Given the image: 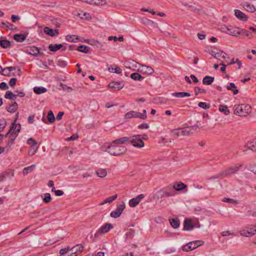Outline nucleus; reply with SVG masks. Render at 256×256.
Here are the masks:
<instances>
[{"instance_id": "nucleus-1", "label": "nucleus", "mask_w": 256, "mask_h": 256, "mask_svg": "<svg viewBox=\"0 0 256 256\" xmlns=\"http://www.w3.org/2000/svg\"><path fill=\"white\" fill-rule=\"evenodd\" d=\"M102 150L104 152H107L110 154L114 156H119L124 154L127 149L124 146H118L112 143L105 144L102 146Z\"/></svg>"}, {"instance_id": "nucleus-2", "label": "nucleus", "mask_w": 256, "mask_h": 256, "mask_svg": "<svg viewBox=\"0 0 256 256\" xmlns=\"http://www.w3.org/2000/svg\"><path fill=\"white\" fill-rule=\"evenodd\" d=\"M250 111L251 107L250 105L241 104L236 106L234 114L240 116H246Z\"/></svg>"}, {"instance_id": "nucleus-3", "label": "nucleus", "mask_w": 256, "mask_h": 256, "mask_svg": "<svg viewBox=\"0 0 256 256\" xmlns=\"http://www.w3.org/2000/svg\"><path fill=\"white\" fill-rule=\"evenodd\" d=\"M124 118H139L142 120H146L147 118L146 111L144 110L142 113H140L132 110L126 113Z\"/></svg>"}, {"instance_id": "nucleus-4", "label": "nucleus", "mask_w": 256, "mask_h": 256, "mask_svg": "<svg viewBox=\"0 0 256 256\" xmlns=\"http://www.w3.org/2000/svg\"><path fill=\"white\" fill-rule=\"evenodd\" d=\"M243 164H236L222 171V176L224 177L231 176L237 172L243 166Z\"/></svg>"}, {"instance_id": "nucleus-5", "label": "nucleus", "mask_w": 256, "mask_h": 256, "mask_svg": "<svg viewBox=\"0 0 256 256\" xmlns=\"http://www.w3.org/2000/svg\"><path fill=\"white\" fill-rule=\"evenodd\" d=\"M134 147L142 148L144 146V142L142 140L141 135H134L130 138V142Z\"/></svg>"}, {"instance_id": "nucleus-6", "label": "nucleus", "mask_w": 256, "mask_h": 256, "mask_svg": "<svg viewBox=\"0 0 256 256\" xmlns=\"http://www.w3.org/2000/svg\"><path fill=\"white\" fill-rule=\"evenodd\" d=\"M113 228V226L111 224L106 223L97 230L94 234V237L97 238L100 234H105L108 232L110 230Z\"/></svg>"}, {"instance_id": "nucleus-7", "label": "nucleus", "mask_w": 256, "mask_h": 256, "mask_svg": "<svg viewBox=\"0 0 256 256\" xmlns=\"http://www.w3.org/2000/svg\"><path fill=\"white\" fill-rule=\"evenodd\" d=\"M40 48L36 46H29L26 50V52L34 56H37L39 55L42 56L44 54L42 52H40Z\"/></svg>"}, {"instance_id": "nucleus-8", "label": "nucleus", "mask_w": 256, "mask_h": 256, "mask_svg": "<svg viewBox=\"0 0 256 256\" xmlns=\"http://www.w3.org/2000/svg\"><path fill=\"white\" fill-rule=\"evenodd\" d=\"M124 83L123 81H112L108 84V87L113 90H114L117 91L122 89L124 88Z\"/></svg>"}, {"instance_id": "nucleus-9", "label": "nucleus", "mask_w": 256, "mask_h": 256, "mask_svg": "<svg viewBox=\"0 0 256 256\" xmlns=\"http://www.w3.org/2000/svg\"><path fill=\"white\" fill-rule=\"evenodd\" d=\"M125 207L124 203L122 202L116 208L115 210L111 212L110 216L115 218H118L122 214Z\"/></svg>"}, {"instance_id": "nucleus-10", "label": "nucleus", "mask_w": 256, "mask_h": 256, "mask_svg": "<svg viewBox=\"0 0 256 256\" xmlns=\"http://www.w3.org/2000/svg\"><path fill=\"white\" fill-rule=\"evenodd\" d=\"M139 20L140 22L146 26L152 28L157 26V24L156 22L147 18V17H140Z\"/></svg>"}, {"instance_id": "nucleus-11", "label": "nucleus", "mask_w": 256, "mask_h": 256, "mask_svg": "<svg viewBox=\"0 0 256 256\" xmlns=\"http://www.w3.org/2000/svg\"><path fill=\"white\" fill-rule=\"evenodd\" d=\"M44 32L52 37L57 36L59 34L58 29H53L48 26H46L44 28Z\"/></svg>"}, {"instance_id": "nucleus-12", "label": "nucleus", "mask_w": 256, "mask_h": 256, "mask_svg": "<svg viewBox=\"0 0 256 256\" xmlns=\"http://www.w3.org/2000/svg\"><path fill=\"white\" fill-rule=\"evenodd\" d=\"M138 70L140 72L146 74H151L154 72V70L152 68L146 65H142Z\"/></svg>"}, {"instance_id": "nucleus-13", "label": "nucleus", "mask_w": 256, "mask_h": 256, "mask_svg": "<svg viewBox=\"0 0 256 256\" xmlns=\"http://www.w3.org/2000/svg\"><path fill=\"white\" fill-rule=\"evenodd\" d=\"M194 226L192 224V220L186 219L184 222V230H192Z\"/></svg>"}, {"instance_id": "nucleus-14", "label": "nucleus", "mask_w": 256, "mask_h": 256, "mask_svg": "<svg viewBox=\"0 0 256 256\" xmlns=\"http://www.w3.org/2000/svg\"><path fill=\"white\" fill-rule=\"evenodd\" d=\"M63 48V44H50L48 46V49L50 51L52 52H55L60 48H62V50L65 51L66 50V47Z\"/></svg>"}, {"instance_id": "nucleus-15", "label": "nucleus", "mask_w": 256, "mask_h": 256, "mask_svg": "<svg viewBox=\"0 0 256 256\" xmlns=\"http://www.w3.org/2000/svg\"><path fill=\"white\" fill-rule=\"evenodd\" d=\"M28 34H15L14 35L13 38L17 42H23L26 39Z\"/></svg>"}, {"instance_id": "nucleus-16", "label": "nucleus", "mask_w": 256, "mask_h": 256, "mask_svg": "<svg viewBox=\"0 0 256 256\" xmlns=\"http://www.w3.org/2000/svg\"><path fill=\"white\" fill-rule=\"evenodd\" d=\"M174 190L176 191H181L187 188V186L182 182L178 183H176L172 186Z\"/></svg>"}, {"instance_id": "nucleus-17", "label": "nucleus", "mask_w": 256, "mask_h": 256, "mask_svg": "<svg viewBox=\"0 0 256 256\" xmlns=\"http://www.w3.org/2000/svg\"><path fill=\"white\" fill-rule=\"evenodd\" d=\"M252 150L253 152H256V142H248L244 146V152H246L248 150Z\"/></svg>"}, {"instance_id": "nucleus-18", "label": "nucleus", "mask_w": 256, "mask_h": 256, "mask_svg": "<svg viewBox=\"0 0 256 256\" xmlns=\"http://www.w3.org/2000/svg\"><path fill=\"white\" fill-rule=\"evenodd\" d=\"M84 246L82 244H78L70 248V250L72 252H74L78 254V253L82 252L84 251Z\"/></svg>"}, {"instance_id": "nucleus-19", "label": "nucleus", "mask_w": 256, "mask_h": 256, "mask_svg": "<svg viewBox=\"0 0 256 256\" xmlns=\"http://www.w3.org/2000/svg\"><path fill=\"white\" fill-rule=\"evenodd\" d=\"M157 193L158 194V198H162L165 197L168 198L172 196V194H168V192H166L164 188L158 190Z\"/></svg>"}, {"instance_id": "nucleus-20", "label": "nucleus", "mask_w": 256, "mask_h": 256, "mask_svg": "<svg viewBox=\"0 0 256 256\" xmlns=\"http://www.w3.org/2000/svg\"><path fill=\"white\" fill-rule=\"evenodd\" d=\"M2 37L0 38V46L3 48H6L11 47V42L8 40H2Z\"/></svg>"}, {"instance_id": "nucleus-21", "label": "nucleus", "mask_w": 256, "mask_h": 256, "mask_svg": "<svg viewBox=\"0 0 256 256\" xmlns=\"http://www.w3.org/2000/svg\"><path fill=\"white\" fill-rule=\"evenodd\" d=\"M204 244V242L202 240H194L189 242V244L192 246V250H194L199 246H202Z\"/></svg>"}, {"instance_id": "nucleus-22", "label": "nucleus", "mask_w": 256, "mask_h": 256, "mask_svg": "<svg viewBox=\"0 0 256 256\" xmlns=\"http://www.w3.org/2000/svg\"><path fill=\"white\" fill-rule=\"evenodd\" d=\"M130 142V138L125 136L118 138L112 141V143L118 144H124L126 142Z\"/></svg>"}, {"instance_id": "nucleus-23", "label": "nucleus", "mask_w": 256, "mask_h": 256, "mask_svg": "<svg viewBox=\"0 0 256 256\" xmlns=\"http://www.w3.org/2000/svg\"><path fill=\"white\" fill-rule=\"evenodd\" d=\"M244 8L248 12H253L256 10L255 7L250 4L246 2L243 4Z\"/></svg>"}, {"instance_id": "nucleus-24", "label": "nucleus", "mask_w": 256, "mask_h": 256, "mask_svg": "<svg viewBox=\"0 0 256 256\" xmlns=\"http://www.w3.org/2000/svg\"><path fill=\"white\" fill-rule=\"evenodd\" d=\"M214 77L206 76L203 78L202 83L205 85H210L214 82Z\"/></svg>"}, {"instance_id": "nucleus-25", "label": "nucleus", "mask_w": 256, "mask_h": 256, "mask_svg": "<svg viewBox=\"0 0 256 256\" xmlns=\"http://www.w3.org/2000/svg\"><path fill=\"white\" fill-rule=\"evenodd\" d=\"M228 90H230L233 92L234 95L237 94L239 92V90L236 88V86L234 82H230L229 86L226 87Z\"/></svg>"}, {"instance_id": "nucleus-26", "label": "nucleus", "mask_w": 256, "mask_h": 256, "mask_svg": "<svg viewBox=\"0 0 256 256\" xmlns=\"http://www.w3.org/2000/svg\"><path fill=\"white\" fill-rule=\"evenodd\" d=\"M108 71L110 72H112L117 74H120L122 73V70L120 68L116 65H111L108 68Z\"/></svg>"}, {"instance_id": "nucleus-27", "label": "nucleus", "mask_w": 256, "mask_h": 256, "mask_svg": "<svg viewBox=\"0 0 256 256\" xmlns=\"http://www.w3.org/2000/svg\"><path fill=\"white\" fill-rule=\"evenodd\" d=\"M18 108V103L16 102H14L12 103V105L6 108L7 110L10 113L15 112Z\"/></svg>"}, {"instance_id": "nucleus-28", "label": "nucleus", "mask_w": 256, "mask_h": 256, "mask_svg": "<svg viewBox=\"0 0 256 256\" xmlns=\"http://www.w3.org/2000/svg\"><path fill=\"white\" fill-rule=\"evenodd\" d=\"M172 96L176 98L189 97L190 96V94L188 92H175L172 94Z\"/></svg>"}, {"instance_id": "nucleus-29", "label": "nucleus", "mask_w": 256, "mask_h": 256, "mask_svg": "<svg viewBox=\"0 0 256 256\" xmlns=\"http://www.w3.org/2000/svg\"><path fill=\"white\" fill-rule=\"evenodd\" d=\"M130 78L134 80L140 81L142 80L144 78L138 72H134L130 76Z\"/></svg>"}, {"instance_id": "nucleus-30", "label": "nucleus", "mask_w": 256, "mask_h": 256, "mask_svg": "<svg viewBox=\"0 0 256 256\" xmlns=\"http://www.w3.org/2000/svg\"><path fill=\"white\" fill-rule=\"evenodd\" d=\"M118 198V194H116L112 196L108 197L106 198V200H104V201L100 202V205H103L104 204H106V203L110 204L114 200H116Z\"/></svg>"}, {"instance_id": "nucleus-31", "label": "nucleus", "mask_w": 256, "mask_h": 256, "mask_svg": "<svg viewBox=\"0 0 256 256\" xmlns=\"http://www.w3.org/2000/svg\"><path fill=\"white\" fill-rule=\"evenodd\" d=\"M76 50L84 54H88L90 50V48L86 45H80L78 46Z\"/></svg>"}, {"instance_id": "nucleus-32", "label": "nucleus", "mask_w": 256, "mask_h": 256, "mask_svg": "<svg viewBox=\"0 0 256 256\" xmlns=\"http://www.w3.org/2000/svg\"><path fill=\"white\" fill-rule=\"evenodd\" d=\"M238 32H240V34L246 36L248 38H251L253 36L252 32L246 30H238Z\"/></svg>"}, {"instance_id": "nucleus-33", "label": "nucleus", "mask_w": 256, "mask_h": 256, "mask_svg": "<svg viewBox=\"0 0 256 256\" xmlns=\"http://www.w3.org/2000/svg\"><path fill=\"white\" fill-rule=\"evenodd\" d=\"M47 91V89L44 87H34V92L35 94H40L46 92Z\"/></svg>"}, {"instance_id": "nucleus-34", "label": "nucleus", "mask_w": 256, "mask_h": 256, "mask_svg": "<svg viewBox=\"0 0 256 256\" xmlns=\"http://www.w3.org/2000/svg\"><path fill=\"white\" fill-rule=\"evenodd\" d=\"M140 10L142 12H150L152 15L156 14L158 16H166V14L164 12H160L158 13H156V12H154L153 10H150L148 9H146L145 8H142L140 9Z\"/></svg>"}, {"instance_id": "nucleus-35", "label": "nucleus", "mask_w": 256, "mask_h": 256, "mask_svg": "<svg viewBox=\"0 0 256 256\" xmlns=\"http://www.w3.org/2000/svg\"><path fill=\"white\" fill-rule=\"evenodd\" d=\"M48 120L50 124H52L56 120L55 116L52 110H50L48 114Z\"/></svg>"}, {"instance_id": "nucleus-36", "label": "nucleus", "mask_w": 256, "mask_h": 256, "mask_svg": "<svg viewBox=\"0 0 256 256\" xmlns=\"http://www.w3.org/2000/svg\"><path fill=\"white\" fill-rule=\"evenodd\" d=\"M165 190L168 192V194H172V196H173L176 195V192H174V188L172 184H170L167 186L163 188Z\"/></svg>"}, {"instance_id": "nucleus-37", "label": "nucleus", "mask_w": 256, "mask_h": 256, "mask_svg": "<svg viewBox=\"0 0 256 256\" xmlns=\"http://www.w3.org/2000/svg\"><path fill=\"white\" fill-rule=\"evenodd\" d=\"M18 96V95L14 94L12 91H7L4 96V98L6 99L14 100Z\"/></svg>"}, {"instance_id": "nucleus-38", "label": "nucleus", "mask_w": 256, "mask_h": 256, "mask_svg": "<svg viewBox=\"0 0 256 256\" xmlns=\"http://www.w3.org/2000/svg\"><path fill=\"white\" fill-rule=\"evenodd\" d=\"M135 234V230L133 229L130 228L128 230L126 234V239H132L134 237Z\"/></svg>"}, {"instance_id": "nucleus-39", "label": "nucleus", "mask_w": 256, "mask_h": 256, "mask_svg": "<svg viewBox=\"0 0 256 256\" xmlns=\"http://www.w3.org/2000/svg\"><path fill=\"white\" fill-rule=\"evenodd\" d=\"M170 223L172 226L174 228H178L180 224L179 220L176 218L172 219Z\"/></svg>"}, {"instance_id": "nucleus-40", "label": "nucleus", "mask_w": 256, "mask_h": 256, "mask_svg": "<svg viewBox=\"0 0 256 256\" xmlns=\"http://www.w3.org/2000/svg\"><path fill=\"white\" fill-rule=\"evenodd\" d=\"M84 42L88 43L92 46H96L98 47L99 45H100V47L102 46V45L100 44V42L98 40H85Z\"/></svg>"}, {"instance_id": "nucleus-41", "label": "nucleus", "mask_w": 256, "mask_h": 256, "mask_svg": "<svg viewBox=\"0 0 256 256\" xmlns=\"http://www.w3.org/2000/svg\"><path fill=\"white\" fill-rule=\"evenodd\" d=\"M219 110L226 115H228L230 112L228 107L226 105H220L219 106Z\"/></svg>"}, {"instance_id": "nucleus-42", "label": "nucleus", "mask_w": 256, "mask_h": 256, "mask_svg": "<svg viewBox=\"0 0 256 256\" xmlns=\"http://www.w3.org/2000/svg\"><path fill=\"white\" fill-rule=\"evenodd\" d=\"M52 198L50 193H46L44 194L42 198L43 202L45 204H49L52 200Z\"/></svg>"}, {"instance_id": "nucleus-43", "label": "nucleus", "mask_w": 256, "mask_h": 256, "mask_svg": "<svg viewBox=\"0 0 256 256\" xmlns=\"http://www.w3.org/2000/svg\"><path fill=\"white\" fill-rule=\"evenodd\" d=\"M228 31V33L231 36H237L240 34V32H238V30H233V28H229L228 27H226Z\"/></svg>"}, {"instance_id": "nucleus-44", "label": "nucleus", "mask_w": 256, "mask_h": 256, "mask_svg": "<svg viewBox=\"0 0 256 256\" xmlns=\"http://www.w3.org/2000/svg\"><path fill=\"white\" fill-rule=\"evenodd\" d=\"M36 165L34 164H32V166L28 167H26L24 168L22 173L24 175H26L28 173L32 172V171L33 168L35 167Z\"/></svg>"}, {"instance_id": "nucleus-45", "label": "nucleus", "mask_w": 256, "mask_h": 256, "mask_svg": "<svg viewBox=\"0 0 256 256\" xmlns=\"http://www.w3.org/2000/svg\"><path fill=\"white\" fill-rule=\"evenodd\" d=\"M17 137L16 135H13L10 139L8 140L6 148H10L11 146L14 144V141L16 138Z\"/></svg>"}, {"instance_id": "nucleus-46", "label": "nucleus", "mask_w": 256, "mask_h": 256, "mask_svg": "<svg viewBox=\"0 0 256 256\" xmlns=\"http://www.w3.org/2000/svg\"><path fill=\"white\" fill-rule=\"evenodd\" d=\"M106 174H107L106 171L104 169L98 170L96 171V174H97L98 176L100 178L105 177L106 175Z\"/></svg>"}, {"instance_id": "nucleus-47", "label": "nucleus", "mask_w": 256, "mask_h": 256, "mask_svg": "<svg viewBox=\"0 0 256 256\" xmlns=\"http://www.w3.org/2000/svg\"><path fill=\"white\" fill-rule=\"evenodd\" d=\"M38 148L36 146H31L30 150L28 152V155L30 156L34 155L36 153Z\"/></svg>"}, {"instance_id": "nucleus-48", "label": "nucleus", "mask_w": 256, "mask_h": 256, "mask_svg": "<svg viewBox=\"0 0 256 256\" xmlns=\"http://www.w3.org/2000/svg\"><path fill=\"white\" fill-rule=\"evenodd\" d=\"M248 170L254 174H256V164H250L248 165Z\"/></svg>"}, {"instance_id": "nucleus-49", "label": "nucleus", "mask_w": 256, "mask_h": 256, "mask_svg": "<svg viewBox=\"0 0 256 256\" xmlns=\"http://www.w3.org/2000/svg\"><path fill=\"white\" fill-rule=\"evenodd\" d=\"M226 55L227 54L226 53L221 50L219 52H216V54H215L214 56V57L216 58H218V57L222 56V58H226Z\"/></svg>"}, {"instance_id": "nucleus-50", "label": "nucleus", "mask_w": 256, "mask_h": 256, "mask_svg": "<svg viewBox=\"0 0 256 256\" xmlns=\"http://www.w3.org/2000/svg\"><path fill=\"white\" fill-rule=\"evenodd\" d=\"M199 107L202 108L204 110L209 108L210 107V105L205 102H200L198 104Z\"/></svg>"}, {"instance_id": "nucleus-51", "label": "nucleus", "mask_w": 256, "mask_h": 256, "mask_svg": "<svg viewBox=\"0 0 256 256\" xmlns=\"http://www.w3.org/2000/svg\"><path fill=\"white\" fill-rule=\"evenodd\" d=\"M16 69L18 72H20V68H19L18 67L16 68V66L6 67L4 68L3 72H5L6 70H8L10 72H12V70H15Z\"/></svg>"}, {"instance_id": "nucleus-52", "label": "nucleus", "mask_w": 256, "mask_h": 256, "mask_svg": "<svg viewBox=\"0 0 256 256\" xmlns=\"http://www.w3.org/2000/svg\"><path fill=\"white\" fill-rule=\"evenodd\" d=\"M106 4L104 0H92L91 4H94L96 6L103 5Z\"/></svg>"}, {"instance_id": "nucleus-53", "label": "nucleus", "mask_w": 256, "mask_h": 256, "mask_svg": "<svg viewBox=\"0 0 256 256\" xmlns=\"http://www.w3.org/2000/svg\"><path fill=\"white\" fill-rule=\"evenodd\" d=\"M6 126V122L4 118L0 120V131L2 132Z\"/></svg>"}, {"instance_id": "nucleus-54", "label": "nucleus", "mask_w": 256, "mask_h": 256, "mask_svg": "<svg viewBox=\"0 0 256 256\" xmlns=\"http://www.w3.org/2000/svg\"><path fill=\"white\" fill-rule=\"evenodd\" d=\"M138 204V202L136 201V199L133 198L130 200L129 206L130 207L134 208Z\"/></svg>"}, {"instance_id": "nucleus-55", "label": "nucleus", "mask_w": 256, "mask_h": 256, "mask_svg": "<svg viewBox=\"0 0 256 256\" xmlns=\"http://www.w3.org/2000/svg\"><path fill=\"white\" fill-rule=\"evenodd\" d=\"M194 90L196 96L198 95L199 94L205 93L206 92V90L204 89L201 88L198 86L194 88Z\"/></svg>"}, {"instance_id": "nucleus-56", "label": "nucleus", "mask_w": 256, "mask_h": 256, "mask_svg": "<svg viewBox=\"0 0 256 256\" xmlns=\"http://www.w3.org/2000/svg\"><path fill=\"white\" fill-rule=\"evenodd\" d=\"M69 250H70V246H68L66 248H62L60 251V254L61 256H64V255L66 254Z\"/></svg>"}, {"instance_id": "nucleus-57", "label": "nucleus", "mask_w": 256, "mask_h": 256, "mask_svg": "<svg viewBox=\"0 0 256 256\" xmlns=\"http://www.w3.org/2000/svg\"><path fill=\"white\" fill-rule=\"evenodd\" d=\"M16 120L17 118H15L12 124V126L10 128V129L9 130L11 133L12 132L13 130H14V132H16V129L17 127V125L16 124Z\"/></svg>"}, {"instance_id": "nucleus-58", "label": "nucleus", "mask_w": 256, "mask_h": 256, "mask_svg": "<svg viewBox=\"0 0 256 256\" xmlns=\"http://www.w3.org/2000/svg\"><path fill=\"white\" fill-rule=\"evenodd\" d=\"M250 231H247L246 233L244 234L243 235L246 237H250L253 235H254L255 234H256V230H252V229L250 230Z\"/></svg>"}, {"instance_id": "nucleus-59", "label": "nucleus", "mask_w": 256, "mask_h": 256, "mask_svg": "<svg viewBox=\"0 0 256 256\" xmlns=\"http://www.w3.org/2000/svg\"><path fill=\"white\" fill-rule=\"evenodd\" d=\"M27 143L31 146H36L38 142L36 141L33 138H30L27 140Z\"/></svg>"}, {"instance_id": "nucleus-60", "label": "nucleus", "mask_w": 256, "mask_h": 256, "mask_svg": "<svg viewBox=\"0 0 256 256\" xmlns=\"http://www.w3.org/2000/svg\"><path fill=\"white\" fill-rule=\"evenodd\" d=\"M189 244V242L185 244L182 246V250L184 252H188L190 250H192V246Z\"/></svg>"}, {"instance_id": "nucleus-61", "label": "nucleus", "mask_w": 256, "mask_h": 256, "mask_svg": "<svg viewBox=\"0 0 256 256\" xmlns=\"http://www.w3.org/2000/svg\"><path fill=\"white\" fill-rule=\"evenodd\" d=\"M57 64L60 67L64 68L66 66V62L64 60H59L58 61Z\"/></svg>"}, {"instance_id": "nucleus-62", "label": "nucleus", "mask_w": 256, "mask_h": 256, "mask_svg": "<svg viewBox=\"0 0 256 256\" xmlns=\"http://www.w3.org/2000/svg\"><path fill=\"white\" fill-rule=\"evenodd\" d=\"M8 88L7 84L5 82L0 83V89L2 90H6Z\"/></svg>"}, {"instance_id": "nucleus-63", "label": "nucleus", "mask_w": 256, "mask_h": 256, "mask_svg": "<svg viewBox=\"0 0 256 256\" xmlns=\"http://www.w3.org/2000/svg\"><path fill=\"white\" fill-rule=\"evenodd\" d=\"M5 23H6L5 28H6L10 30H13L14 29V28H15V26L14 25L11 24L9 22H6Z\"/></svg>"}, {"instance_id": "nucleus-64", "label": "nucleus", "mask_w": 256, "mask_h": 256, "mask_svg": "<svg viewBox=\"0 0 256 256\" xmlns=\"http://www.w3.org/2000/svg\"><path fill=\"white\" fill-rule=\"evenodd\" d=\"M16 81H17L16 78H12L9 82V84L11 86L13 87L16 85Z\"/></svg>"}]
</instances>
